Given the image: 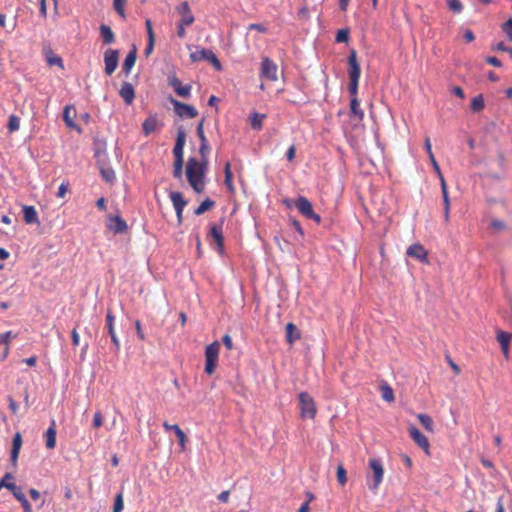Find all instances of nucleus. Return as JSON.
I'll return each instance as SVG.
<instances>
[{
	"mask_svg": "<svg viewBox=\"0 0 512 512\" xmlns=\"http://www.w3.org/2000/svg\"><path fill=\"white\" fill-rule=\"evenodd\" d=\"M448 8L454 13H460L463 9L460 0H447Z\"/></svg>",
	"mask_w": 512,
	"mask_h": 512,
	"instance_id": "44",
	"label": "nucleus"
},
{
	"mask_svg": "<svg viewBox=\"0 0 512 512\" xmlns=\"http://www.w3.org/2000/svg\"><path fill=\"white\" fill-rule=\"evenodd\" d=\"M337 480L341 486L347 483V472L342 464L337 467Z\"/></svg>",
	"mask_w": 512,
	"mask_h": 512,
	"instance_id": "40",
	"label": "nucleus"
},
{
	"mask_svg": "<svg viewBox=\"0 0 512 512\" xmlns=\"http://www.w3.org/2000/svg\"><path fill=\"white\" fill-rule=\"evenodd\" d=\"M452 93H453L455 96H457V97H459V98H461V99H464V98H465V93H464L463 89H462L461 87H459V86H455V87H453V89H452Z\"/></svg>",
	"mask_w": 512,
	"mask_h": 512,
	"instance_id": "62",
	"label": "nucleus"
},
{
	"mask_svg": "<svg viewBox=\"0 0 512 512\" xmlns=\"http://www.w3.org/2000/svg\"><path fill=\"white\" fill-rule=\"evenodd\" d=\"M47 63L50 65V66H53V65H57L61 68H63V61L62 59L59 57V56H56V55H51V56H48L47 57Z\"/></svg>",
	"mask_w": 512,
	"mask_h": 512,
	"instance_id": "49",
	"label": "nucleus"
},
{
	"mask_svg": "<svg viewBox=\"0 0 512 512\" xmlns=\"http://www.w3.org/2000/svg\"><path fill=\"white\" fill-rule=\"evenodd\" d=\"M350 113L351 116L357 119L359 122L364 119V111L360 108V102L358 98H351Z\"/></svg>",
	"mask_w": 512,
	"mask_h": 512,
	"instance_id": "27",
	"label": "nucleus"
},
{
	"mask_svg": "<svg viewBox=\"0 0 512 512\" xmlns=\"http://www.w3.org/2000/svg\"><path fill=\"white\" fill-rule=\"evenodd\" d=\"M295 207L307 219L314 220L318 225L321 223V217L315 213L312 203L304 196H300L295 200Z\"/></svg>",
	"mask_w": 512,
	"mask_h": 512,
	"instance_id": "6",
	"label": "nucleus"
},
{
	"mask_svg": "<svg viewBox=\"0 0 512 512\" xmlns=\"http://www.w3.org/2000/svg\"><path fill=\"white\" fill-rule=\"evenodd\" d=\"M291 223H292L293 228L299 233V235L301 237H303L304 236V231H303L299 221L293 219Z\"/></svg>",
	"mask_w": 512,
	"mask_h": 512,
	"instance_id": "64",
	"label": "nucleus"
},
{
	"mask_svg": "<svg viewBox=\"0 0 512 512\" xmlns=\"http://www.w3.org/2000/svg\"><path fill=\"white\" fill-rule=\"evenodd\" d=\"M446 358H447L448 364L450 365V367L454 371V373L456 375H459L461 373L460 367L456 363H454L453 360L449 356H447Z\"/></svg>",
	"mask_w": 512,
	"mask_h": 512,
	"instance_id": "60",
	"label": "nucleus"
},
{
	"mask_svg": "<svg viewBox=\"0 0 512 512\" xmlns=\"http://www.w3.org/2000/svg\"><path fill=\"white\" fill-rule=\"evenodd\" d=\"M224 222V218L220 219L219 223H213L210 225L209 231L206 236V240L211 247L217 250L220 254L223 253V229L222 224Z\"/></svg>",
	"mask_w": 512,
	"mask_h": 512,
	"instance_id": "2",
	"label": "nucleus"
},
{
	"mask_svg": "<svg viewBox=\"0 0 512 512\" xmlns=\"http://www.w3.org/2000/svg\"><path fill=\"white\" fill-rule=\"evenodd\" d=\"M417 418H418L419 422L421 423V425L427 431L433 432V420L429 415L420 413L417 415Z\"/></svg>",
	"mask_w": 512,
	"mask_h": 512,
	"instance_id": "33",
	"label": "nucleus"
},
{
	"mask_svg": "<svg viewBox=\"0 0 512 512\" xmlns=\"http://www.w3.org/2000/svg\"><path fill=\"white\" fill-rule=\"evenodd\" d=\"M96 207L100 210V211H106L107 207H106V199L104 197H101L99 198L97 201H96Z\"/></svg>",
	"mask_w": 512,
	"mask_h": 512,
	"instance_id": "61",
	"label": "nucleus"
},
{
	"mask_svg": "<svg viewBox=\"0 0 512 512\" xmlns=\"http://www.w3.org/2000/svg\"><path fill=\"white\" fill-rule=\"evenodd\" d=\"M248 29L252 30H257L259 32H262V33H266L267 32V28L262 25V24H257V23H252L248 26Z\"/></svg>",
	"mask_w": 512,
	"mask_h": 512,
	"instance_id": "58",
	"label": "nucleus"
},
{
	"mask_svg": "<svg viewBox=\"0 0 512 512\" xmlns=\"http://www.w3.org/2000/svg\"><path fill=\"white\" fill-rule=\"evenodd\" d=\"M219 352L220 343L218 341H214L206 347L204 371L207 375L214 373L219 358Z\"/></svg>",
	"mask_w": 512,
	"mask_h": 512,
	"instance_id": "4",
	"label": "nucleus"
},
{
	"mask_svg": "<svg viewBox=\"0 0 512 512\" xmlns=\"http://www.w3.org/2000/svg\"><path fill=\"white\" fill-rule=\"evenodd\" d=\"M169 198L174 206V209L176 211L177 220L179 223L182 222V214L185 206L187 205V201L183 198V195L181 192L178 191H171L169 194Z\"/></svg>",
	"mask_w": 512,
	"mask_h": 512,
	"instance_id": "10",
	"label": "nucleus"
},
{
	"mask_svg": "<svg viewBox=\"0 0 512 512\" xmlns=\"http://www.w3.org/2000/svg\"><path fill=\"white\" fill-rule=\"evenodd\" d=\"M484 107H485V102H484V98H483L482 94H479V95L475 96L471 100V109H472V111L479 112V111L483 110Z\"/></svg>",
	"mask_w": 512,
	"mask_h": 512,
	"instance_id": "35",
	"label": "nucleus"
},
{
	"mask_svg": "<svg viewBox=\"0 0 512 512\" xmlns=\"http://www.w3.org/2000/svg\"><path fill=\"white\" fill-rule=\"evenodd\" d=\"M502 31L507 35L508 39L512 41V18H509L501 26Z\"/></svg>",
	"mask_w": 512,
	"mask_h": 512,
	"instance_id": "46",
	"label": "nucleus"
},
{
	"mask_svg": "<svg viewBox=\"0 0 512 512\" xmlns=\"http://www.w3.org/2000/svg\"><path fill=\"white\" fill-rule=\"evenodd\" d=\"M136 59H137V49L135 46H133V49L127 54V56L123 62V65H122V70L124 71V73L126 75L130 74L131 69L133 68V66L136 63Z\"/></svg>",
	"mask_w": 512,
	"mask_h": 512,
	"instance_id": "23",
	"label": "nucleus"
},
{
	"mask_svg": "<svg viewBox=\"0 0 512 512\" xmlns=\"http://www.w3.org/2000/svg\"><path fill=\"white\" fill-rule=\"evenodd\" d=\"M119 95L123 98L126 105H131L135 98L133 85L129 82H124L119 90Z\"/></svg>",
	"mask_w": 512,
	"mask_h": 512,
	"instance_id": "18",
	"label": "nucleus"
},
{
	"mask_svg": "<svg viewBox=\"0 0 512 512\" xmlns=\"http://www.w3.org/2000/svg\"><path fill=\"white\" fill-rule=\"evenodd\" d=\"M76 116V110L73 106L67 105L63 111V120L68 128L80 130L74 122Z\"/></svg>",
	"mask_w": 512,
	"mask_h": 512,
	"instance_id": "21",
	"label": "nucleus"
},
{
	"mask_svg": "<svg viewBox=\"0 0 512 512\" xmlns=\"http://www.w3.org/2000/svg\"><path fill=\"white\" fill-rule=\"evenodd\" d=\"M119 53L114 49H107L104 53L105 72L111 75L118 66Z\"/></svg>",
	"mask_w": 512,
	"mask_h": 512,
	"instance_id": "12",
	"label": "nucleus"
},
{
	"mask_svg": "<svg viewBox=\"0 0 512 512\" xmlns=\"http://www.w3.org/2000/svg\"><path fill=\"white\" fill-rule=\"evenodd\" d=\"M20 128V119L16 115H10L8 119L7 129L10 133L18 131Z\"/></svg>",
	"mask_w": 512,
	"mask_h": 512,
	"instance_id": "37",
	"label": "nucleus"
},
{
	"mask_svg": "<svg viewBox=\"0 0 512 512\" xmlns=\"http://www.w3.org/2000/svg\"><path fill=\"white\" fill-rule=\"evenodd\" d=\"M183 164L184 161H174L173 163V177L176 179H181L183 172Z\"/></svg>",
	"mask_w": 512,
	"mask_h": 512,
	"instance_id": "42",
	"label": "nucleus"
},
{
	"mask_svg": "<svg viewBox=\"0 0 512 512\" xmlns=\"http://www.w3.org/2000/svg\"><path fill=\"white\" fill-rule=\"evenodd\" d=\"M463 37L466 42H472L475 39V35H474L473 31L470 29L465 30Z\"/></svg>",
	"mask_w": 512,
	"mask_h": 512,
	"instance_id": "63",
	"label": "nucleus"
},
{
	"mask_svg": "<svg viewBox=\"0 0 512 512\" xmlns=\"http://www.w3.org/2000/svg\"><path fill=\"white\" fill-rule=\"evenodd\" d=\"M382 397L384 400L388 401V402H391L394 400V394H393V390L391 387H389L388 385H385L382 387Z\"/></svg>",
	"mask_w": 512,
	"mask_h": 512,
	"instance_id": "47",
	"label": "nucleus"
},
{
	"mask_svg": "<svg viewBox=\"0 0 512 512\" xmlns=\"http://www.w3.org/2000/svg\"><path fill=\"white\" fill-rule=\"evenodd\" d=\"M226 189L233 190L232 173L230 171V164L228 162H226Z\"/></svg>",
	"mask_w": 512,
	"mask_h": 512,
	"instance_id": "50",
	"label": "nucleus"
},
{
	"mask_svg": "<svg viewBox=\"0 0 512 512\" xmlns=\"http://www.w3.org/2000/svg\"><path fill=\"white\" fill-rule=\"evenodd\" d=\"M265 118H266L265 114L253 112L249 117L251 128L256 131L261 130L262 126H263V121Z\"/></svg>",
	"mask_w": 512,
	"mask_h": 512,
	"instance_id": "29",
	"label": "nucleus"
},
{
	"mask_svg": "<svg viewBox=\"0 0 512 512\" xmlns=\"http://www.w3.org/2000/svg\"><path fill=\"white\" fill-rule=\"evenodd\" d=\"M190 58L193 62L207 60L213 65V67L216 70L220 71L222 69L220 60L210 50H206V49L196 50L195 52H192L190 54Z\"/></svg>",
	"mask_w": 512,
	"mask_h": 512,
	"instance_id": "8",
	"label": "nucleus"
},
{
	"mask_svg": "<svg viewBox=\"0 0 512 512\" xmlns=\"http://www.w3.org/2000/svg\"><path fill=\"white\" fill-rule=\"evenodd\" d=\"M123 508H124L123 492H119L115 498L113 512H122Z\"/></svg>",
	"mask_w": 512,
	"mask_h": 512,
	"instance_id": "43",
	"label": "nucleus"
},
{
	"mask_svg": "<svg viewBox=\"0 0 512 512\" xmlns=\"http://www.w3.org/2000/svg\"><path fill=\"white\" fill-rule=\"evenodd\" d=\"M511 337H512V335L505 331H502V330L497 331V341L499 342L501 350L503 352V355L506 359L509 358V343H510Z\"/></svg>",
	"mask_w": 512,
	"mask_h": 512,
	"instance_id": "20",
	"label": "nucleus"
},
{
	"mask_svg": "<svg viewBox=\"0 0 512 512\" xmlns=\"http://www.w3.org/2000/svg\"><path fill=\"white\" fill-rule=\"evenodd\" d=\"M158 126V120L156 117L150 116L146 118L142 124V130L145 136H148L156 130Z\"/></svg>",
	"mask_w": 512,
	"mask_h": 512,
	"instance_id": "30",
	"label": "nucleus"
},
{
	"mask_svg": "<svg viewBox=\"0 0 512 512\" xmlns=\"http://www.w3.org/2000/svg\"><path fill=\"white\" fill-rule=\"evenodd\" d=\"M99 30L105 44H112L115 41L114 33L108 25L101 24Z\"/></svg>",
	"mask_w": 512,
	"mask_h": 512,
	"instance_id": "31",
	"label": "nucleus"
},
{
	"mask_svg": "<svg viewBox=\"0 0 512 512\" xmlns=\"http://www.w3.org/2000/svg\"><path fill=\"white\" fill-rule=\"evenodd\" d=\"M491 227L495 228L496 230H504L506 228V225L503 221L494 219L491 222Z\"/></svg>",
	"mask_w": 512,
	"mask_h": 512,
	"instance_id": "55",
	"label": "nucleus"
},
{
	"mask_svg": "<svg viewBox=\"0 0 512 512\" xmlns=\"http://www.w3.org/2000/svg\"><path fill=\"white\" fill-rule=\"evenodd\" d=\"M22 446V436L17 432L13 437L12 450H11V461L16 464L18 456Z\"/></svg>",
	"mask_w": 512,
	"mask_h": 512,
	"instance_id": "25",
	"label": "nucleus"
},
{
	"mask_svg": "<svg viewBox=\"0 0 512 512\" xmlns=\"http://www.w3.org/2000/svg\"><path fill=\"white\" fill-rule=\"evenodd\" d=\"M19 502H20L24 512H32L31 504L27 500L26 496L24 498H22Z\"/></svg>",
	"mask_w": 512,
	"mask_h": 512,
	"instance_id": "57",
	"label": "nucleus"
},
{
	"mask_svg": "<svg viewBox=\"0 0 512 512\" xmlns=\"http://www.w3.org/2000/svg\"><path fill=\"white\" fill-rule=\"evenodd\" d=\"M56 428H55V421H52L51 426L46 430L45 433V440H46V447L48 449H54L56 446Z\"/></svg>",
	"mask_w": 512,
	"mask_h": 512,
	"instance_id": "26",
	"label": "nucleus"
},
{
	"mask_svg": "<svg viewBox=\"0 0 512 512\" xmlns=\"http://www.w3.org/2000/svg\"><path fill=\"white\" fill-rule=\"evenodd\" d=\"M175 112L182 118H195L198 111L191 105L182 103L178 100L171 99Z\"/></svg>",
	"mask_w": 512,
	"mask_h": 512,
	"instance_id": "9",
	"label": "nucleus"
},
{
	"mask_svg": "<svg viewBox=\"0 0 512 512\" xmlns=\"http://www.w3.org/2000/svg\"><path fill=\"white\" fill-rule=\"evenodd\" d=\"M186 134L183 129H178L176 143L173 148L174 161H184V146Z\"/></svg>",
	"mask_w": 512,
	"mask_h": 512,
	"instance_id": "14",
	"label": "nucleus"
},
{
	"mask_svg": "<svg viewBox=\"0 0 512 512\" xmlns=\"http://www.w3.org/2000/svg\"><path fill=\"white\" fill-rule=\"evenodd\" d=\"M23 219L27 224L39 223L38 213L34 206H23Z\"/></svg>",
	"mask_w": 512,
	"mask_h": 512,
	"instance_id": "24",
	"label": "nucleus"
},
{
	"mask_svg": "<svg viewBox=\"0 0 512 512\" xmlns=\"http://www.w3.org/2000/svg\"><path fill=\"white\" fill-rule=\"evenodd\" d=\"M295 154H296V147L294 145H291L286 152L287 160L292 161L295 158Z\"/></svg>",
	"mask_w": 512,
	"mask_h": 512,
	"instance_id": "59",
	"label": "nucleus"
},
{
	"mask_svg": "<svg viewBox=\"0 0 512 512\" xmlns=\"http://www.w3.org/2000/svg\"><path fill=\"white\" fill-rule=\"evenodd\" d=\"M100 173H101L102 178L107 183H113L115 181V179H116L115 172L110 167H101L100 168Z\"/></svg>",
	"mask_w": 512,
	"mask_h": 512,
	"instance_id": "34",
	"label": "nucleus"
},
{
	"mask_svg": "<svg viewBox=\"0 0 512 512\" xmlns=\"http://www.w3.org/2000/svg\"><path fill=\"white\" fill-rule=\"evenodd\" d=\"M407 255L419 260L421 263H428L427 250L419 243L412 244L406 251Z\"/></svg>",
	"mask_w": 512,
	"mask_h": 512,
	"instance_id": "16",
	"label": "nucleus"
},
{
	"mask_svg": "<svg viewBox=\"0 0 512 512\" xmlns=\"http://www.w3.org/2000/svg\"><path fill=\"white\" fill-rule=\"evenodd\" d=\"M285 339L287 343L293 344L295 341L301 339V333L296 327V325L292 322H289L285 326Z\"/></svg>",
	"mask_w": 512,
	"mask_h": 512,
	"instance_id": "22",
	"label": "nucleus"
},
{
	"mask_svg": "<svg viewBox=\"0 0 512 512\" xmlns=\"http://www.w3.org/2000/svg\"><path fill=\"white\" fill-rule=\"evenodd\" d=\"M6 488L11 491L13 496L20 501L22 498L25 497V494L23 493V490L20 486H17L15 483H9L6 485Z\"/></svg>",
	"mask_w": 512,
	"mask_h": 512,
	"instance_id": "36",
	"label": "nucleus"
},
{
	"mask_svg": "<svg viewBox=\"0 0 512 512\" xmlns=\"http://www.w3.org/2000/svg\"><path fill=\"white\" fill-rule=\"evenodd\" d=\"M181 19L179 23L190 26L194 22V16L191 12L189 4L187 2H183L178 9Z\"/></svg>",
	"mask_w": 512,
	"mask_h": 512,
	"instance_id": "19",
	"label": "nucleus"
},
{
	"mask_svg": "<svg viewBox=\"0 0 512 512\" xmlns=\"http://www.w3.org/2000/svg\"><path fill=\"white\" fill-rule=\"evenodd\" d=\"M337 43H347L349 40V31L347 29H340L335 37Z\"/></svg>",
	"mask_w": 512,
	"mask_h": 512,
	"instance_id": "45",
	"label": "nucleus"
},
{
	"mask_svg": "<svg viewBox=\"0 0 512 512\" xmlns=\"http://www.w3.org/2000/svg\"><path fill=\"white\" fill-rule=\"evenodd\" d=\"M298 400L301 418L313 420L317 414V407L312 396L307 392H301L298 395Z\"/></svg>",
	"mask_w": 512,
	"mask_h": 512,
	"instance_id": "3",
	"label": "nucleus"
},
{
	"mask_svg": "<svg viewBox=\"0 0 512 512\" xmlns=\"http://www.w3.org/2000/svg\"><path fill=\"white\" fill-rule=\"evenodd\" d=\"M369 467L372 470L373 484L369 485L370 490L377 493L384 477V468L380 459L372 458L369 460Z\"/></svg>",
	"mask_w": 512,
	"mask_h": 512,
	"instance_id": "7",
	"label": "nucleus"
},
{
	"mask_svg": "<svg viewBox=\"0 0 512 512\" xmlns=\"http://www.w3.org/2000/svg\"><path fill=\"white\" fill-rule=\"evenodd\" d=\"M205 168V162H201L195 157L188 158L185 175L189 185L196 193H201L205 188Z\"/></svg>",
	"mask_w": 512,
	"mask_h": 512,
	"instance_id": "1",
	"label": "nucleus"
},
{
	"mask_svg": "<svg viewBox=\"0 0 512 512\" xmlns=\"http://www.w3.org/2000/svg\"><path fill=\"white\" fill-rule=\"evenodd\" d=\"M107 228L114 234H121L127 231L128 225L120 216H110L107 219Z\"/></svg>",
	"mask_w": 512,
	"mask_h": 512,
	"instance_id": "17",
	"label": "nucleus"
},
{
	"mask_svg": "<svg viewBox=\"0 0 512 512\" xmlns=\"http://www.w3.org/2000/svg\"><path fill=\"white\" fill-rule=\"evenodd\" d=\"M145 26H146V30H147L148 39L155 40V35L153 32V28H152V22L150 19H147L145 21Z\"/></svg>",
	"mask_w": 512,
	"mask_h": 512,
	"instance_id": "52",
	"label": "nucleus"
},
{
	"mask_svg": "<svg viewBox=\"0 0 512 512\" xmlns=\"http://www.w3.org/2000/svg\"><path fill=\"white\" fill-rule=\"evenodd\" d=\"M408 432L413 441L427 454H429L430 444L428 438L414 426L409 427Z\"/></svg>",
	"mask_w": 512,
	"mask_h": 512,
	"instance_id": "15",
	"label": "nucleus"
},
{
	"mask_svg": "<svg viewBox=\"0 0 512 512\" xmlns=\"http://www.w3.org/2000/svg\"><path fill=\"white\" fill-rule=\"evenodd\" d=\"M429 159H430V162H431V164L433 166L434 171L438 174L439 178L441 179V176H443V175L441 173L440 167H439V165H438L434 155H431L429 157Z\"/></svg>",
	"mask_w": 512,
	"mask_h": 512,
	"instance_id": "53",
	"label": "nucleus"
},
{
	"mask_svg": "<svg viewBox=\"0 0 512 512\" xmlns=\"http://www.w3.org/2000/svg\"><path fill=\"white\" fill-rule=\"evenodd\" d=\"M348 75L350 80L359 81L360 74H361V68L360 64L357 60V52L355 49H352L350 51V55L348 57Z\"/></svg>",
	"mask_w": 512,
	"mask_h": 512,
	"instance_id": "11",
	"label": "nucleus"
},
{
	"mask_svg": "<svg viewBox=\"0 0 512 512\" xmlns=\"http://www.w3.org/2000/svg\"><path fill=\"white\" fill-rule=\"evenodd\" d=\"M175 92L181 97H188L190 95L191 86L190 85H182V83L178 80H175L172 83Z\"/></svg>",
	"mask_w": 512,
	"mask_h": 512,
	"instance_id": "32",
	"label": "nucleus"
},
{
	"mask_svg": "<svg viewBox=\"0 0 512 512\" xmlns=\"http://www.w3.org/2000/svg\"><path fill=\"white\" fill-rule=\"evenodd\" d=\"M105 322H106L107 332L111 337V341L114 345L115 351L118 352L120 350V341L115 332V328H114L115 316L113 315L111 310H107Z\"/></svg>",
	"mask_w": 512,
	"mask_h": 512,
	"instance_id": "13",
	"label": "nucleus"
},
{
	"mask_svg": "<svg viewBox=\"0 0 512 512\" xmlns=\"http://www.w3.org/2000/svg\"><path fill=\"white\" fill-rule=\"evenodd\" d=\"M486 62L494 67H501L502 63L501 61L496 58L495 56H489L486 58Z\"/></svg>",
	"mask_w": 512,
	"mask_h": 512,
	"instance_id": "54",
	"label": "nucleus"
},
{
	"mask_svg": "<svg viewBox=\"0 0 512 512\" xmlns=\"http://www.w3.org/2000/svg\"><path fill=\"white\" fill-rule=\"evenodd\" d=\"M260 78L271 82H276L278 80V66L269 57H264L261 60Z\"/></svg>",
	"mask_w": 512,
	"mask_h": 512,
	"instance_id": "5",
	"label": "nucleus"
},
{
	"mask_svg": "<svg viewBox=\"0 0 512 512\" xmlns=\"http://www.w3.org/2000/svg\"><path fill=\"white\" fill-rule=\"evenodd\" d=\"M67 191H68V184L62 183L58 188L57 197L64 198Z\"/></svg>",
	"mask_w": 512,
	"mask_h": 512,
	"instance_id": "56",
	"label": "nucleus"
},
{
	"mask_svg": "<svg viewBox=\"0 0 512 512\" xmlns=\"http://www.w3.org/2000/svg\"><path fill=\"white\" fill-rule=\"evenodd\" d=\"M358 87H359V81L350 80L348 85V91L351 95V98H357L358 93Z\"/></svg>",
	"mask_w": 512,
	"mask_h": 512,
	"instance_id": "48",
	"label": "nucleus"
},
{
	"mask_svg": "<svg viewBox=\"0 0 512 512\" xmlns=\"http://www.w3.org/2000/svg\"><path fill=\"white\" fill-rule=\"evenodd\" d=\"M125 5H126V0H113V8L118 13V15L123 19L126 18V14H125V10H124Z\"/></svg>",
	"mask_w": 512,
	"mask_h": 512,
	"instance_id": "38",
	"label": "nucleus"
},
{
	"mask_svg": "<svg viewBox=\"0 0 512 512\" xmlns=\"http://www.w3.org/2000/svg\"><path fill=\"white\" fill-rule=\"evenodd\" d=\"M441 192L443 196L444 207L450 208V200L447 185L443 176H441Z\"/></svg>",
	"mask_w": 512,
	"mask_h": 512,
	"instance_id": "41",
	"label": "nucleus"
},
{
	"mask_svg": "<svg viewBox=\"0 0 512 512\" xmlns=\"http://www.w3.org/2000/svg\"><path fill=\"white\" fill-rule=\"evenodd\" d=\"M163 427L166 431H175L176 437L178 438L180 445L182 446V448H184L186 440V435L184 431L177 424H168L167 422L163 423Z\"/></svg>",
	"mask_w": 512,
	"mask_h": 512,
	"instance_id": "28",
	"label": "nucleus"
},
{
	"mask_svg": "<svg viewBox=\"0 0 512 512\" xmlns=\"http://www.w3.org/2000/svg\"><path fill=\"white\" fill-rule=\"evenodd\" d=\"M214 206V201L206 199L195 210L196 215H201Z\"/></svg>",
	"mask_w": 512,
	"mask_h": 512,
	"instance_id": "39",
	"label": "nucleus"
},
{
	"mask_svg": "<svg viewBox=\"0 0 512 512\" xmlns=\"http://www.w3.org/2000/svg\"><path fill=\"white\" fill-rule=\"evenodd\" d=\"M103 425V417H102V414L101 412L97 411L95 414H94V418H93V427L95 429L101 427Z\"/></svg>",
	"mask_w": 512,
	"mask_h": 512,
	"instance_id": "51",
	"label": "nucleus"
}]
</instances>
